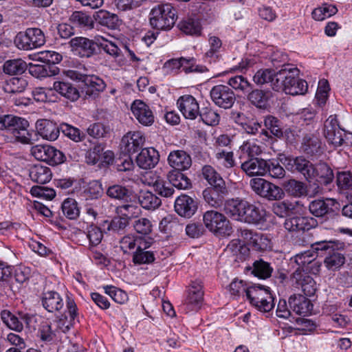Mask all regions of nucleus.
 I'll return each instance as SVG.
<instances>
[{"instance_id": "obj_1", "label": "nucleus", "mask_w": 352, "mask_h": 352, "mask_svg": "<svg viewBox=\"0 0 352 352\" xmlns=\"http://www.w3.org/2000/svg\"><path fill=\"white\" fill-rule=\"evenodd\" d=\"M224 210L233 219L242 223L263 226L267 221L265 209L243 199L227 200L224 204Z\"/></svg>"}, {"instance_id": "obj_2", "label": "nucleus", "mask_w": 352, "mask_h": 352, "mask_svg": "<svg viewBox=\"0 0 352 352\" xmlns=\"http://www.w3.org/2000/svg\"><path fill=\"white\" fill-rule=\"evenodd\" d=\"M298 72L296 67L284 65L280 70L276 72L274 90L284 91L285 94L292 96L305 94L307 91L308 84L304 80L296 78Z\"/></svg>"}, {"instance_id": "obj_3", "label": "nucleus", "mask_w": 352, "mask_h": 352, "mask_svg": "<svg viewBox=\"0 0 352 352\" xmlns=\"http://www.w3.org/2000/svg\"><path fill=\"white\" fill-rule=\"evenodd\" d=\"M177 19L176 9L170 3H159L150 12V24L159 30H169Z\"/></svg>"}, {"instance_id": "obj_4", "label": "nucleus", "mask_w": 352, "mask_h": 352, "mask_svg": "<svg viewBox=\"0 0 352 352\" xmlns=\"http://www.w3.org/2000/svg\"><path fill=\"white\" fill-rule=\"evenodd\" d=\"M29 122L24 118L6 115L0 116V130H6L15 140L23 144H31L32 133L28 128Z\"/></svg>"}, {"instance_id": "obj_5", "label": "nucleus", "mask_w": 352, "mask_h": 352, "mask_svg": "<svg viewBox=\"0 0 352 352\" xmlns=\"http://www.w3.org/2000/svg\"><path fill=\"white\" fill-rule=\"evenodd\" d=\"M246 296L250 304L261 312H269L274 307V297L268 287L253 285L248 287Z\"/></svg>"}, {"instance_id": "obj_6", "label": "nucleus", "mask_w": 352, "mask_h": 352, "mask_svg": "<svg viewBox=\"0 0 352 352\" xmlns=\"http://www.w3.org/2000/svg\"><path fill=\"white\" fill-rule=\"evenodd\" d=\"M323 133L327 142L335 147L352 143V133L340 127L336 116H330L325 120Z\"/></svg>"}, {"instance_id": "obj_7", "label": "nucleus", "mask_w": 352, "mask_h": 352, "mask_svg": "<svg viewBox=\"0 0 352 352\" xmlns=\"http://www.w3.org/2000/svg\"><path fill=\"white\" fill-rule=\"evenodd\" d=\"M205 227L217 236H230L232 232V225L228 219L222 213L210 210L203 214Z\"/></svg>"}, {"instance_id": "obj_8", "label": "nucleus", "mask_w": 352, "mask_h": 352, "mask_svg": "<svg viewBox=\"0 0 352 352\" xmlns=\"http://www.w3.org/2000/svg\"><path fill=\"white\" fill-rule=\"evenodd\" d=\"M14 43L20 50H30L43 45L45 36L39 28H28L25 32H20L16 34Z\"/></svg>"}, {"instance_id": "obj_9", "label": "nucleus", "mask_w": 352, "mask_h": 352, "mask_svg": "<svg viewBox=\"0 0 352 352\" xmlns=\"http://www.w3.org/2000/svg\"><path fill=\"white\" fill-rule=\"evenodd\" d=\"M31 154L38 160L43 161L50 165L62 164L65 160L64 153L50 145L38 144L31 148Z\"/></svg>"}, {"instance_id": "obj_10", "label": "nucleus", "mask_w": 352, "mask_h": 352, "mask_svg": "<svg viewBox=\"0 0 352 352\" xmlns=\"http://www.w3.org/2000/svg\"><path fill=\"white\" fill-rule=\"evenodd\" d=\"M212 102L220 108H231L235 102L236 97L233 91L224 85L214 86L210 92Z\"/></svg>"}, {"instance_id": "obj_11", "label": "nucleus", "mask_w": 352, "mask_h": 352, "mask_svg": "<svg viewBox=\"0 0 352 352\" xmlns=\"http://www.w3.org/2000/svg\"><path fill=\"white\" fill-rule=\"evenodd\" d=\"M71 78L81 80L85 84L84 91L86 96L95 98L100 92L104 91L106 84L104 80L95 75H82L69 71Z\"/></svg>"}, {"instance_id": "obj_12", "label": "nucleus", "mask_w": 352, "mask_h": 352, "mask_svg": "<svg viewBox=\"0 0 352 352\" xmlns=\"http://www.w3.org/2000/svg\"><path fill=\"white\" fill-rule=\"evenodd\" d=\"M1 318L3 322L11 329L16 331H21L25 324L28 328H35L32 324L35 321L34 316H30L26 314H20V318L16 317L8 310H3L1 312Z\"/></svg>"}, {"instance_id": "obj_13", "label": "nucleus", "mask_w": 352, "mask_h": 352, "mask_svg": "<svg viewBox=\"0 0 352 352\" xmlns=\"http://www.w3.org/2000/svg\"><path fill=\"white\" fill-rule=\"evenodd\" d=\"M241 236L256 251H265L271 248V241L266 234L252 230H241Z\"/></svg>"}, {"instance_id": "obj_14", "label": "nucleus", "mask_w": 352, "mask_h": 352, "mask_svg": "<svg viewBox=\"0 0 352 352\" xmlns=\"http://www.w3.org/2000/svg\"><path fill=\"white\" fill-rule=\"evenodd\" d=\"M228 194L226 185H215L206 188L202 192L204 201L211 207H221L224 201L225 197Z\"/></svg>"}, {"instance_id": "obj_15", "label": "nucleus", "mask_w": 352, "mask_h": 352, "mask_svg": "<svg viewBox=\"0 0 352 352\" xmlns=\"http://www.w3.org/2000/svg\"><path fill=\"white\" fill-rule=\"evenodd\" d=\"M66 307L65 312L56 320L57 330L65 333L74 325L78 315L77 306L73 300L69 298Z\"/></svg>"}, {"instance_id": "obj_16", "label": "nucleus", "mask_w": 352, "mask_h": 352, "mask_svg": "<svg viewBox=\"0 0 352 352\" xmlns=\"http://www.w3.org/2000/svg\"><path fill=\"white\" fill-rule=\"evenodd\" d=\"M145 138L140 131L129 132L121 140L120 148L123 153L129 156L142 149Z\"/></svg>"}, {"instance_id": "obj_17", "label": "nucleus", "mask_w": 352, "mask_h": 352, "mask_svg": "<svg viewBox=\"0 0 352 352\" xmlns=\"http://www.w3.org/2000/svg\"><path fill=\"white\" fill-rule=\"evenodd\" d=\"M70 47L80 57H91L96 52V40L93 41L82 36H77L69 41Z\"/></svg>"}, {"instance_id": "obj_18", "label": "nucleus", "mask_w": 352, "mask_h": 352, "mask_svg": "<svg viewBox=\"0 0 352 352\" xmlns=\"http://www.w3.org/2000/svg\"><path fill=\"white\" fill-rule=\"evenodd\" d=\"M201 282H192L188 292V296L185 300L184 305L186 311L197 310L200 308L203 299L204 292Z\"/></svg>"}, {"instance_id": "obj_19", "label": "nucleus", "mask_w": 352, "mask_h": 352, "mask_svg": "<svg viewBox=\"0 0 352 352\" xmlns=\"http://www.w3.org/2000/svg\"><path fill=\"white\" fill-rule=\"evenodd\" d=\"M183 116L190 120H195L199 114L200 109L196 99L190 95L181 96L177 102Z\"/></svg>"}, {"instance_id": "obj_20", "label": "nucleus", "mask_w": 352, "mask_h": 352, "mask_svg": "<svg viewBox=\"0 0 352 352\" xmlns=\"http://www.w3.org/2000/svg\"><path fill=\"white\" fill-rule=\"evenodd\" d=\"M36 129L41 137L49 141L56 140L60 131V125L47 119L37 120Z\"/></svg>"}, {"instance_id": "obj_21", "label": "nucleus", "mask_w": 352, "mask_h": 352, "mask_svg": "<svg viewBox=\"0 0 352 352\" xmlns=\"http://www.w3.org/2000/svg\"><path fill=\"white\" fill-rule=\"evenodd\" d=\"M131 111L138 122L144 126L154 122V115L150 107L141 100H135L131 104Z\"/></svg>"}, {"instance_id": "obj_22", "label": "nucleus", "mask_w": 352, "mask_h": 352, "mask_svg": "<svg viewBox=\"0 0 352 352\" xmlns=\"http://www.w3.org/2000/svg\"><path fill=\"white\" fill-rule=\"evenodd\" d=\"M175 210L179 216L190 218L197 210V202L192 197L182 195L175 199Z\"/></svg>"}, {"instance_id": "obj_23", "label": "nucleus", "mask_w": 352, "mask_h": 352, "mask_svg": "<svg viewBox=\"0 0 352 352\" xmlns=\"http://www.w3.org/2000/svg\"><path fill=\"white\" fill-rule=\"evenodd\" d=\"M313 174L309 178V181L317 182L320 184L327 185L330 184L334 177L333 172L331 168L325 162H319L316 164H313L312 166Z\"/></svg>"}, {"instance_id": "obj_24", "label": "nucleus", "mask_w": 352, "mask_h": 352, "mask_svg": "<svg viewBox=\"0 0 352 352\" xmlns=\"http://www.w3.org/2000/svg\"><path fill=\"white\" fill-rule=\"evenodd\" d=\"M316 224V221L312 217L296 216L287 219L284 226L289 232H294L309 230L314 228Z\"/></svg>"}, {"instance_id": "obj_25", "label": "nucleus", "mask_w": 352, "mask_h": 352, "mask_svg": "<svg viewBox=\"0 0 352 352\" xmlns=\"http://www.w3.org/2000/svg\"><path fill=\"white\" fill-rule=\"evenodd\" d=\"M168 164L173 170L183 171L188 169L192 165V159L189 154L182 150L170 152L168 157Z\"/></svg>"}, {"instance_id": "obj_26", "label": "nucleus", "mask_w": 352, "mask_h": 352, "mask_svg": "<svg viewBox=\"0 0 352 352\" xmlns=\"http://www.w3.org/2000/svg\"><path fill=\"white\" fill-rule=\"evenodd\" d=\"M286 166L292 171H298L305 178L309 181L310 175L313 174V164L303 157H297L295 158H285Z\"/></svg>"}, {"instance_id": "obj_27", "label": "nucleus", "mask_w": 352, "mask_h": 352, "mask_svg": "<svg viewBox=\"0 0 352 352\" xmlns=\"http://www.w3.org/2000/svg\"><path fill=\"white\" fill-rule=\"evenodd\" d=\"M159 154L153 148H142L136 156V162L138 166L142 169H151L158 163Z\"/></svg>"}, {"instance_id": "obj_28", "label": "nucleus", "mask_w": 352, "mask_h": 352, "mask_svg": "<svg viewBox=\"0 0 352 352\" xmlns=\"http://www.w3.org/2000/svg\"><path fill=\"white\" fill-rule=\"evenodd\" d=\"M267 162V160L262 158H250L241 164V168L249 176H265L266 175Z\"/></svg>"}, {"instance_id": "obj_29", "label": "nucleus", "mask_w": 352, "mask_h": 352, "mask_svg": "<svg viewBox=\"0 0 352 352\" xmlns=\"http://www.w3.org/2000/svg\"><path fill=\"white\" fill-rule=\"evenodd\" d=\"M293 278L298 285L300 286L304 296H311L316 291V282L308 274L302 273L300 269L296 270L293 274Z\"/></svg>"}, {"instance_id": "obj_30", "label": "nucleus", "mask_w": 352, "mask_h": 352, "mask_svg": "<svg viewBox=\"0 0 352 352\" xmlns=\"http://www.w3.org/2000/svg\"><path fill=\"white\" fill-rule=\"evenodd\" d=\"M290 308L298 315H307L313 309V305L310 300L304 295L294 294L289 298Z\"/></svg>"}, {"instance_id": "obj_31", "label": "nucleus", "mask_w": 352, "mask_h": 352, "mask_svg": "<svg viewBox=\"0 0 352 352\" xmlns=\"http://www.w3.org/2000/svg\"><path fill=\"white\" fill-rule=\"evenodd\" d=\"M29 176L32 182L45 184L52 179V173L49 167L38 164L30 168Z\"/></svg>"}, {"instance_id": "obj_32", "label": "nucleus", "mask_w": 352, "mask_h": 352, "mask_svg": "<svg viewBox=\"0 0 352 352\" xmlns=\"http://www.w3.org/2000/svg\"><path fill=\"white\" fill-rule=\"evenodd\" d=\"M53 89L62 96L71 101H76L80 97L78 89L70 82L64 80L55 81Z\"/></svg>"}, {"instance_id": "obj_33", "label": "nucleus", "mask_w": 352, "mask_h": 352, "mask_svg": "<svg viewBox=\"0 0 352 352\" xmlns=\"http://www.w3.org/2000/svg\"><path fill=\"white\" fill-rule=\"evenodd\" d=\"M42 305L47 311L53 313L62 309L64 302L62 297L58 292L50 291L43 294Z\"/></svg>"}, {"instance_id": "obj_34", "label": "nucleus", "mask_w": 352, "mask_h": 352, "mask_svg": "<svg viewBox=\"0 0 352 352\" xmlns=\"http://www.w3.org/2000/svg\"><path fill=\"white\" fill-rule=\"evenodd\" d=\"M333 199H315L309 204V210L316 217H323L333 211Z\"/></svg>"}, {"instance_id": "obj_35", "label": "nucleus", "mask_w": 352, "mask_h": 352, "mask_svg": "<svg viewBox=\"0 0 352 352\" xmlns=\"http://www.w3.org/2000/svg\"><path fill=\"white\" fill-rule=\"evenodd\" d=\"M107 195L111 199L124 202H129L133 197V191L120 184L109 186L106 191Z\"/></svg>"}, {"instance_id": "obj_36", "label": "nucleus", "mask_w": 352, "mask_h": 352, "mask_svg": "<svg viewBox=\"0 0 352 352\" xmlns=\"http://www.w3.org/2000/svg\"><path fill=\"white\" fill-rule=\"evenodd\" d=\"M321 141L317 136L307 134L302 138L301 149L305 153L314 155L321 151Z\"/></svg>"}, {"instance_id": "obj_37", "label": "nucleus", "mask_w": 352, "mask_h": 352, "mask_svg": "<svg viewBox=\"0 0 352 352\" xmlns=\"http://www.w3.org/2000/svg\"><path fill=\"white\" fill-rule=\"evenodd\" d=\"M264 125L266 130L262 131V134L270 137L271 135L281 138L283 135L281 122L274 116H267L265 118Z\"/></svg>"}, {"instance_id": "obj_38", "label": "nucleus", "mask_w": 352, "mask_h": 352, "mask_svg": "<svg viewBox=\"0 0 352 352\" xmlns=\"http://www.w3.org/2000/svg\"><path fill=\"white\" fill-rule=\"evenodd\" d=\"M94 17L99 24L111 30L116 29L119 25L118 16L104 10L96 12Z\"/></svg>"}, {"instance_id": "obj_39", "label": "nucleus", "mask_w": 352, "mask_h": 352, "mask_svg": "<svg viewBox=\"0 0 352 352\" xmlns=\"http://www.w3.org/2000/svg\"><path fill=\"white\" fill-rule=\"evenodd\" d=\"M168 182L179 190H186L191 187L190 179L182 171L171 170L167 175Z\"/></svg>"}, {"instance_id": "obj_40", "label": "nucleus", "mask_w": 352, "mask_h": 352, "mask_svg": "<svg viewBox=\"0 0 352 352\" xmlns=\"http://www.w3.org/2000/svg\"><path fill=\"white\" fill-rule=\"evenodd\" d=\"M270 97V91L259 89H252L247 95L248 100L258 108L265 107Z\"/></svg>"}, {"instance_id": "obj_41", "label": "nucleus", "mask_w": 352, "mask_h": 352, "mask_svg": "<svg viewBox=\"0 0 352 352\" xmlns=\"http://www.w3.org/2000/svg\"><path fill=\"white\" fill-rule=\"evenodd\" d=\"M276 79V72L270 69H261L258 70L253 76V81L257 85L270 84L274 89V84Z\"/></svg>"}, {"instance_id": "obj_42", "label": "nucleus", "mask_w": 352, "mask_h": 352, "mask_svg": "<svg viewBox=\"0 0 352 352\" xmlns=\"http://www.w3.org/2000/svg\"><path fill=\"white\" fill-rule=\"evenodd\" d=\"M251 269L252 274L261 279L270 278L273 272V268L270 263L261 258L255 261Z\"/></svg>"}, {"instance_id": "obj_43", "label": "nucleus", "mask_w": 352, "mask_h": 352, "mask_svg": "<svg viewBox=\"0 0 352 352\" xmlns=\"http://www.w3.org/2000/svg\"><path fill=\"white\" fill-rule=\"evenodd\" d=\"M27 69V63L21 58L8 60L3 65V72L10 75L21 74Z\"/></svg>"}, {"instance_id": "obj_44", "label": "nucleus", "mask_w": 352, "mask_h": 352, "mask_svg": "<svg viewBox=\"0 0 352 352\" xmlns=\"http://www.w3.org/2000/svg\"><path fill=\"white\" fill-rule=\"evenodd\" d=\"M283 187L286 192L291 195L300 197L307 194V187L305 184L296 179H289L284 182Z\"/></svg>"}, {"instance_id": "obj_45", "label": "nucleus", "mask_w": 352, "mask_h": 352, "mask_svg": "<svg viewBox=\"0 0 352 352\" xmlns=\"http://www.w3.org/2000/svg\"><path fill=\"white\" fill-rule=\"evenodd\" d=\"M141 206L147 210H155L161 205V200L151 192H142L139 196Z\"/></svg>"}, {"instance_id": "obj_46", "label": "nucleus", "mask_w": 352, "mask_h": 352, "mask_svg": "<svg viewBox=\"0 0 352 352\" xmlns=\"http://www.w3.org/2000/svg\"><path fill=\"white\" fill-rule=\"evenodd\" d=\"M345 263L344 255L338 252L336 249L325 256L324 263L325 266L331 270L339 269Z\"/></svg>"}, {"instance_id": "obj_47", "label": "nucleus", "mask_w": 352, "mask_h": 352, "mask_svg": "<svg viewBox=\"0 0 352 352\" xmlns=\"http://www.w3.org/2000/svg\"><path fill=\"white\" fill-rule=\"evenodd\" d=\"M203 177L208 182L210 186L215 185H226V182L221 175L210 165L204 166L201 169Z\"/></svg>"}, {"instance_id": "obj_48", "label": "nucleus", "mask_w": 352, "mask_h": 352, "mask_svg": "<svg viewBox=\"0 0 352 352\" xmlns=\"http://www.w3.org/2000/svg\"><path fill=\"white\" fill-rule=\"evenodd\" d=\"M97 46L102 49L107 54L117 58L122 54V50L114 43L108 41L103 36H96Z\"/></svg>"}, {"instance_id": "obj_49", "label": "nucleus", "mask_w": 352, "mask_h": 352, "mask_svg": "<svg viewBox=\"0 0 352 352\" xmlns=\"http://www.w3.org/2000/svg\"><path fill=\"white\" fill-rule=\"evenodd\" d=\"M210 49L206 52V58L209 62H217L219 58V52L222 46L221 39L215 36H210L208 38Z\"/></svg>"}, {"instance_id": "obj_50", "label": "nucleus", "mask_w": 352, "mask_h": 352, "mask_svg": "<svg viewBox=\"0 0 352 352\" xmlns=\"http://www.w3.org/2000/svg\"><path fill=\"white\" fill-rule=\"evenodd\" d=\"M63 214L69 219H76L80 214L77 201L72 198L64 200L61 206Z\"/></svg>"}, {"instance_id": "obj_51", "label": "nucleus", "mask_w": 352, "mask_h": 352, "mask_svg": "<svg viewBox=\"0 0 352 352\" xmlns=\"http://www.w3.org/2000/svg\"><path fill=\"white\" fill-rule=\"evenodd\" d=\"M70 21L80 28L91 29L94 28V21L90 16L80 11L74 12L69 17Z\"/></svg>"}, {"instance_id": "obj_52", "label": "nucleus", "mask_w": 352, "mask_h": 352, "mask_svg": "<svg viewBox=\"0 0 352 352\" xmlns=\"http://www.w3.org/2000/svg\"><path fill=\"white\" fill-rule=\"evenodd\" d=\"M28 82L23 78H12L6 82L3 89L6 93L19 94L22 93L26 88Z\"/></svg>"}, {"instance_id": "obj_53", "label": "nucleus", "mask_w": 352, "mask_h": 352, "mask_svg": "<svg viewBox=\"0 0 352 352\" xmlns=\"http://www.w3.org/2000/svg\"><path fill=\"white\" fill-rule=\"evenodd\" d=\"M178 25L179 29L186 34L198 36L201 34V28L197 20L188 19L181 21Z\"/></svg>"}, {"instance_id": "obj_54", "label": "nucleus", "mask_w": 352, "mask_h": 352, "mask_svg": "<svg viewBox=\"0 0 352 352\" xmlns=\"http://www.w3.org/2000/svg\"><path fill=\"white\" fill-rule=\"evenodd\" d=\"M316 258L317 255H316V254L310 249L296 254L291 260L294 261L298 266L296 270L300 269L302 272L309 263H310L313 259Z\"/></svg>"}, {"instance_id": "obj_55", "label": "nucleus", "mask_w": 352, "mask_h": 352, "mask_svg": "<svg viewBox=\"0 0 352 352\" xmlns=\"http://www.w3.org/2000/svg\"><path fill=\"white\" fill-rule=\"evenodd\" d=\"M228 84L235 90L243 93H248L252 89V85L241 75L230 78Z\"/></svg>"}, {"instance_id": "obj_56", "label": "nucleus", "mask_w": 352, "mask_h": 352, "mask_svg": "<svg viewBox=\"0 0 352 352\" xmlns=\"http://www.w3.org/2000/svg\"><path fill=\"white\" fill-rule=\"evenodd\" d=\"M156 193L164 197H170L174 194L175 190L170 182H167L162 179L157 178L153 184Z\"/></svg>"}, {"instance_id": "obj_57", "label": "nucleus", "mask_w": 352, "mask_h": 352, "mask_svg": "<svg viewBox=\"0 0 352 352\" xmlns=\"http://www.w3.org/2000/svg\"><path fill=\"white\" fill-rule=\"evenodd\" d=\"M60 131L72 140L78 142L85 138V134L81 132L78 128L69 125L67 123L60 124Z\"/></svg>"}, {"instance_id": "obj_58", "label": "nucleus", "mask_w": 352, "mask_h": 352, "mask_svg": "<svg viewBox=\"0 0 352 352\" xmlns=\"http://www.w3.org/2000/svg\"><path fill=\"white\" fill-rule=\"evenodd\" d=\"M199 116L201 120L207 125L215 126L219 123L220 116L210 107L202 108Z\"/></svg>"}, {"instance_id": "obj_59", "label": "nucleus", "mask_w": 352, "mask_h": 352, "mask_svg": "<svg viewBox=\"0 0 352 352\" xmlns=\"http://www.w3.org/2000/svg\"><path fill=\"white\" fill-rule=\"evenodd\" d=\"M295 209L296 204L289 201L276 202L272 206V211L280 217H287Z\"/></svg>"}, {"instance_id": "obj_60", "label": "nucleus", "mask_w": 352, "mask_h": 352, "mask_svg": "<svg viewBox=\"0 0 352 352\" xmlns=\"http://www.w3.org/2000/svg\"><path fill=\"white\" fill-rule=\"evenodd\" d=\"M337 12L338 9L336 6L324 4L320 8L314 9L311 14L314 19L316 21H322L326 18L334 15Z\"/></svg>"}, {"instance_id": "obj_61", "label": "nucleus", "mask_w": 352, "mask_h": 352, "mask_svg": "<svg viewBox=\"0 0 352 352\" xmlns=\"http://www.w3.org/2000/svg\"><path fill=\"white\" fill-rule=\"evenodd\" d=\"M336 249L332 241H318L311 245V251L318 256H326Z\"/></svg>"}, {"instance_id": "obj_62", "label": "nucleus", "mask_w": 352, "mask_h": 352, "mask_svg": "<svg viewBox=\"0 0 352 352\" xmlns=\"http://www.w3.org/2000/svg\"><path fill=\"white\" fill-rule=\"evenodd\" d=\"M284 196L285 192L280 187L268 181L263 198L268 201H277L282 199Z\"/></svg>"}, {"instance_id": "obj_63", "label": "nucleus", "mask_w": 352, "mask_h": 352, "mask_svg": "<svg viewBox=\"0 0 352 352\" xmlns=\"http://www.w3.org/2000/svg\"><path fill=\"white\" fill-rule=\"evenodd\" d=\"M266 175L268 174L274 179H282L285 175V170L275 160H268L267 162Z\"/></svg>"}, {"instance_id": "obj_64", "label": "nucleus", "mask_w": 352, "mask_h": 352, "mask_svg": "<svg viewBox=\"0 0 352 352\" xmlns=\"http://www.w3.org/2000/svg\"><path fill=\"white\" fill-rule=\"evenodd\" d=\"M215 158L219 164L226 168H231L235 166L234 153L232 151L219 150L215 153Z\"/></svg>"}]
</instances>
